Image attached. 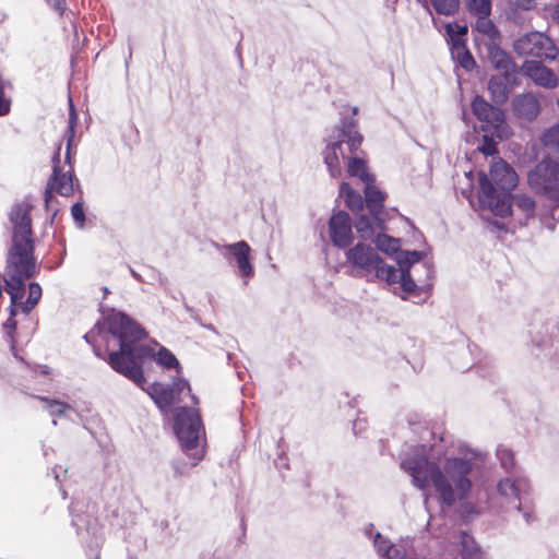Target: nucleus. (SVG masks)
<instances>
[{
  "instance_id": "1",
  "label": "nucleus",
  "mask_w": 559,
  "mask_h": 559,
  "mask_svg": "<svg viewBox=\"0 0 559 559\" xmlns=\"http://www.w3.org/2000/svg\"><path fill=\"white\" fill-rule=\"evenodd\" d=\"M462 456L447 457L443 467L428 460L426 445H417L401 461L400 466L412 476L414 486L424 490L432 484L440 502L448 507L467 497L472 489L471 474L477 452L459 448Z\"/></svg>"
},
{
  "instance_id": "2",
  "label": "nucleus",
  "mask_w": 559,
  "mask_h": 559,
  "mask_svg": "<svg viewBox=\"0 0 559 559\" xmlns=\"http://www.w3.org/2000/svg\"><path fill=\"white\" fill-rule=\"evenodd\" d=\"M106 324L118 348L108 353V365L114 371L126 377L139 388L144 389V361L153 358L164 369L180 371V364L176 356L166 347L160 346L158 352L142 343L147 337L146 331L131 317L122 311H114Z\"/></svg>"
},
{
  "instance_id": "3",
  "label": "nucleus",
  "mask_w": 559,
  "mask_h": 559,
  "mask_svg": "<svg viewBox=\"0 0 559 559\" xmlns=\"http://www.w3.org/2000/svg\"><path fill=\"white\" fill-rule=\"evenodd\" d=\"M399 247H323L329 259L332 249H344L346 260L354 267V275L369 281H385L389 285L400 284L404 293L415 292L416 285L411 273L413 265L423 258L417 250L399 251Z\"/></svg>"
},
{
  "instance_id": "4",
  "label": "nucleus",
  "mask_w": 559,
  "mask_h": 559,
  "mask_svg": "<svg viewBox=\"0 0 559 559\" xmlns=\"http://www.w3.org/2000/svg\"><path fill=\"white\" fill-rule=\"evenodd\" d=\"M362 143V135L357 130L353 118H343L337 129V140L330 142L324 152V163L334 178L341 175L340 157L348 160L347 174L359 178L364 183L373 182L374 177L368 169L366 162L358 157L356 152Z\"/></svg>"
},
{
  "instance_id": "5",
  "label": "nucleus",
  "mask_w": 559,
  "mask_h": 559,
  "mask_svg": "<svg viewBox=\"0 0 559 559\" xmlns=\"http://www.w3.org/2000/svg\"><path fill=\"white\" fill-rule=\"evenodd\" d=\"M478 200L484 209L493 215L504 217L510 211L511 190L516 187L518 175L504 160L491 165L490 178L483 171L478 174Z\"/></svg>"
},
{
  "instance_id": "6",
  "label": "nucleus",
  "mask_w": 559,
  "mask_h": 559,
  "mask_svg": "<svg viewBox=\"0 0 559 559\" xmlns=\"http://www.w3.org/2000/svg\"><path fill=\"white\" fill-rule=\"evenodd\" d=\"M174 417V430L181 449L193 460L190 464L183 460L173 461L175 476H182L188 472L189 467L195 466L203 456L202 450L199 449L203 427L199 412L192 407H177Z\"/></svg>"
},
{
  "instance_id": "7",
  "label": "nucleus",
  "mask_w": 559,
  "mask_h": 559,
  "mask_svg": "<svg viewBox=\"0 0 559 559\" xmlns=\"http://www.w3.org/2000/svg\"><path fill=\"white\" fill-rule=\"evenodd\" d=\"M545 147L554 150L557 158L550 153L536 167L528 173L527 181L530 187L542 194H545L555 203H559V126L546 130L542 136Z\"/></svg>"
},
{
  "instance_id": "8",
  "label": "nucleus",
  "mask_w": 559,
  "mask_h": 559,
  "mask_svg": "<svg viewBox=\"0 0 559 559\" xmlns=\"http://www.w3.org/2000/svg\"><path fill=\"white\" fill-rule=\"evenodd\" d=\"M364 193V204H366L372 215L376 226L371 223L369 217L360 215L355 223L356 231L360 240H372L373 245H401L400 238H394L383 233V221L380 214L383 209L384 193L374 187L373 182L365 183Z\"/></svg>"
},
{
  "instance_id": "9",
  "label": "nucleus",
  "mask_w": 559,
  "mask_h": 559,
  "mask_svg": "<svg viewBox=\"0 0 559 559\" xmlns=\"http://www.w3.org/2000/svg\"><path fill=\"white\" fill-rule=\"evenodd\" d=\"M497 492L508 509L516 510L527 524L535 520L533 487L524 476H508L497 484Z\"/></svg>"
},
{
  "instance_id": "10",
  "label": "nucleus",
  "mask_w": 559,
  "mask_h": 559,
  "mask_svg": "<svg viewBox=\"0 0 559 559\" xmlns=\"http://www.w3.org/2000/svg\"><path fill=\"white\" fill-rule=\"evenodd\" d=\"M35 247H10L7 255L4 287L25 288V281L37 272Z\"/></svg>"
},
{
  "instance_id": "11",
  "label": "nucleus",
  "mask_w": 559,
  "mask_h": 559,
  "mask_svg": "<svg viewBox=\"0 0 559 559\" xmlns=\"http://www.w3.org/2000/svg\"><path fill=\"white\" fill-rule=\"evenodd\" d=\"M513 48L520 56H532L547 60H555L558 53L552 40L540 32H531L519 37L514 41Z\"/></svg>"
},
{
  "instance_id": "12",
  "label": "nucleus",
  "mask_w": 559,
  "mask_h": 559,
  "mask_svg": "<svg viewBox=\"0 0 559 559\" xmlns=\"http://www.w3.org/2000/svg\"><path fill=\"white\" fill-rule=\"evenodd\" d=\"M528 334L536 347H550L559 340V314L546 318L539 311L534 312L528 323Z\"/></svg>"
},
{
  "instance_id": "13",
  "label": "nucleus",
  "mask_w": 559,
  "mask_h": 559,
  "mask_svg": "<svg viewBox=\"0 0 559 559\" xmlns=\"http://www.w3.org/2000/svg\"><path fill=\"white\" fill-rule=\"evenodd\" d=\"M9 219L12 227V245H34L31 206L25 203L14 204Z\"/></svg>"
},
{
  "instance_id": "14",
  "label": "nucleus",
  "mask_w": 559,
  "mask_h": 559,
  "mask_svg": "<svg viewBox=\"0 0 559 559\" xmlns=\"http://www.w3.org/2000/svg\"><path fill=\"white\" fill-rule=\"evenodd\" d=\"M53 168H52V175L50 179L48 180L47 188H46V198L51 193V191H55L63 197H70L74 191L73 186V169L72 166L69 165V169L67 171H61L59 163H60V153L59 151L53 155L52 158Z\"/></svg>"
},
{
  "instance_id": "15",
  "label": "nucleus",
  "mask_w": 559,
  "mask_h": 559,
  "mask_svg": "<svg viewBox=\"0 0 559 559\" xmlns=\"http://www.w3.org/2000/svg\"><path fill=\"white\" fill-rule=\"evenodd\" d=\"M329 234L332 245H352L353 241V223L350 216L338 211L329 219Z\"/></svg>"
},
{
  "instance_id": "16",
  "label": "nucleus",
  "mask_w": 559,
  "mask_h": 559,
  "mask_svg": "<svg viewBox=\"0 0 559 559\" xmlns=\"http://www.w3.org/2000/svg\"><path fill=\"white\" fill-rule=\"evenodd\" d=\"M523 71L538 86L555 88L558 85V76L540 61H526Z\"/></svg>"
},
{
  "instance_id": "17",
  "label": "nucleus",
  "mask_w": 559,
  "mask_h": 559,
  "mask_svg": "<svg viewBox=\"0 0 559 559\" xmlns=\"http://www.w3.org/2000/svg\"><path fill=\"white\" fill-rule=\"evenodd\" d=\"M487 57L491 66L500 71V74H518L516 64L512 58L497 43H486Z\"/></svg>"
},
{
  "instance_id": "18",
  "label": "nucleus",
  "mask_w": 559,
  "mask_h": 559,
  "mask_svg": "<svg viewBox=\"0 0 559 559\" xmlns=\"http://www.w3.org/2000/svg\"><path fill=\"white\" fill-rule=\"evenodd\" d=\"M516 83V74L492 75L488 82V91L493 103L502 105L507 102L509 94Z\"/></svg>"
},
{
  "instance_id": "19",
  "label": "nucleus",
  "mask_w": 559,
  "mask_h": 559,
  "mask_svg": "<svg viewBox=\"0 0 559 559\" xmlns=\"http://www.w3.org/2000/svg\"><path fill=\"white\" fill-rule=\"evenodd\" d=\"M512 106L515 115L526 121H533L540 111L539 100L532 93L515 96Z\"/></svg>"
},
{
  "instance_id": "20",
  "label": "nucleus",
  "mask_w": 559,
  "mask_h": 559,
  "mask_svg": "<svg viewBox=\"0 0 559 559\" xmlns=\"http://www.w3.org/2000/svg\"><path fill=\"white\" fill-rule=\"evenodd\" d=\"M510 211L504 215L516 217L520 225H525L527 219L534 216L535 201L525 194L510 197Z\"/></svg>"
},
{
  "instance_id": "21",
  "label": "nucleus",
  "mask_w": 559,
  "mask_h": 559,
  "mask_svg": "<svg viewBox=\"0 0 559 559\" xmlns=\"http://www.w3.org/2000/svg\"><path fill=\"white\" fill-rule=\"evenodd\" d=\"M150 397L154 401L156 406L164 413L168 412L171 405L178 402L168 384L154 382L144 389Z\"/></svg>"
},
{
  "instance_id": "22",
  "label": "nucleus",
  "mask_w": 559,
  "mask_h": 559,
  "mask_svg": "<svg viewBox=\"0 0 559 559\" xmlns=\"http://www.w3.org/2000/svg\"><path fill=\"white\" fill-rule=\"evenodd\" d=\"M421 252H423V258L418 262H416L413 265V267L411 269V273L413 274L414 278L416 280V285L423 286V288H418L417 290L409 293V294H414L416 296H419L421 293L429 295V293L432 288L431 280L433 277V269L427 262L421 263V261L424 260V258L426 255V253L424 251H421Z\"/></svg>"
},
{
  "instance_id": "23",
  "label": "nucleus",
  "mask_w": 559,
  "mask_h": 559,
  "mask_svg": "<svg viewBox=\"0 0 559 559\" xmlns=\"http://www.w3.org/2000/svg\"><path fill=\"white\" fill-rule=\"evenodd\" d=\"M473 114L484 122L498 124L501 121V111L477 95L472 102Z\"/></svg>"
},
{
  "instance_id": "24",
  "label": "nucleus",
  "mask_w": 559,
  "mask_h": 559,
  "mask_svg": "<svg viewBox=\"0 0 559 559\" xmlns=\"http://www.w3.org/2000/svg\"><path fill=\"white\" fill-rule=\"evenodd\" d=\"M228 255L236 261L240 276L249 278L253 276V266L251 264L250 249L251 247H227Z\"/></svg>"
},
{
  "instance_id": "25",
  "label": "nucleus",
  "mask_w": 559,
  "mask_h": 559,
  "mask_svg": "<svg viewBox=\"0 0 559 559\" xmlns=\"http://www.w3.org/2000/svg\"><path fill=\"white\" fill-rule=\"evenodd\" d=\"M444 28L451 41V49L453 51L459 52L463 50L465 48L464 37L467 35L468 32L467 25H461L457 23H445Z\"/></svg>"
},
{
  "instance_id": "26",
  "label": "nucleus",
  "mask_w": 559,
  "mask_h": 559,
  "mask_svg": "<svg viewBox=\"0 0 559 559\" xmlns=\"http://www.w3.org/2000/svg\"><path fill=\"white\" fill-rule=\"evenodd\" d=\"M473 29L483 35L488 40L487 43H497L501 38L500 31L489 16L477 17Z\"/></svg>"
},
{
  "instance_id": "27",
  "label": "nucleus",
  "mask_w": 559,
  "mask_h": 559,
  "mask_svg": "<svg viewBox=\"0 0 559 559\" xmlns=\"http://www.w3.org/2000/svg\"><path fill=\"white\" fill-rule=\"evenodd\" d=\"M340 198H342L346 206L352 211H360L364 207L362 195L355 191L349 183L343 182L340 187Z\"/></svg>"
},
{
  "instance_id": "28",
  "label": "nucleus",
  "mask_w": 559,
  "mask_h": 559,
  "mask_svg": "<svg viewBox=\"0 0 559 559\" xmlns=\"http://www.w3.org/2000/svg\"><path fill=\"white\" fill-rule=\"evenodd\" d=\"M41 287L37 282H32L28 285V296L26 300L21 304V310L24 313H29L41 298Z\"/></svg>"
},
{
  "instance_id": "29",
  "label": "nucleus",
  "mask_w": 559,
  "mask_h": 559,
  "mask_svg": "<svg viewBox=\"0 0 559 559\" xmlns=\"http://www.w3.org/2000/svg\"><path fill=\"white\" fill-rule=\"evenodd\" d=\"M116 311L115 309H111L110 312L104 318V321L103 323H99L97 322L94 326L93 330H91L90 332H87L85 335H84V340L90 343V344H93L94 342V337H95V334H96V331L98 334H103V333H106L109 335V337L107 336H104V338L106 340V343H107V347L109 348L110 347V344L111 342H115L117 345H118V341L115 340V337L112 336V334L109 332L108 330V326L106 324V319L114 312Z\"/></svg>"
},
{
  "instance_id": "30",
  "label": "nucleus",
  "mask_w": 559,
  "mask_h": 559,
  "mask_svg": "<svg viewBox=\"0 0 559 559\" xmlns=\"http://www.w3.org/2000/svg\"><path fill=\"white\" fill-rule=\"evenodd\" d=\"M429 5H431L438 14L451 16L459 11L460 0H429Z\"/></svg>"
},
{
  "instance_id": "31",
  "label": "nucleus",
  "mask_w": 559,
  "mask_h": 559,
  "mask_svg": "<svg viewBox=\"0 0 559 559\" xmlns=\"http://www.w3.org/2000/svg\"><path fill=\"white\" fill-rule=\"evenodd\" d=\"M37 399L45 403L44 408L51 416H63L66 415L67 411H72V407L69 404L60 402L59 400L49 399L46 396H38Z\"/></svg>"
},
{
  "instance_id": "32",
  "label": "nucleus",
  "mask_w": 559,
  "mask_h": 559,
  "mask_svg": "<svg viewBox=\"0 0 559 559\" xmlns=\"http://www.w3.org/2000/svg\"><path fill=\"white\" fill-rule=\"evenodd\" d=\"M496 456L500 463L501 468H503L507 473H510L515 467L514 454L510 449L503 445H498L496 450Z\"/></svg>"
},
{
  "instance_id": "33",
  "label": "nucleus",
  "mask_w": 559,
  "mask_h": 559,
  "mask_svg": "<svg viewBox=\"0 0 559 559\" xmlns=\"http://www.w3.org/2000/svg\"><path fill=\"white\" fill-rule=\"evenodd\" d=\"M466 5L476 17L490 15L491 0H467Z\"/></svg>"
},
{
  "instance_id": "34",
  "label": "nucleus",
  "mask_w": 559,
  "mask_h": 559,
  "mask_svg": "<svg viewBox=\"0 0 559 559\" xmlns=\"http://www.w3.org/2000/svg\"><path fill=\"white\" fill-rule=\"evenodd\" d=\"M4 290L10 295L11 304L9 307V318H15L17 316V307H21L22 299L25 295V288L13 289L11 287H4Z\"/></svg>"
},
{
  "instance_id": "35",
  "label": "nucleus",
  "mask_w": 559,
  "mask_h": 559,
  "mask_svg": "<svg viewBox=\"0 0 559 559\" xmlns=\"http://www.w3.org/2000/svg\"><path fill=\"white\" fill-rule=\"evenodd\" d=\"M480 554V548L475 544L473 539L471 543L467 538L462 542V558L463 559H477Z\"/></svg>"
},
{
  "instance_id": "36",
  "label": "nucleus",
  "mask_w": 559,
  "mask_h": 559,
  "mask_svg": "<svg viewBox=\"0 0 559 559\" xmlns=\"http://www.w3.org/2000/svg\"><path fill=\"white\" fill-rule=\"evenodd\" d=\"M373 546L377 549V552L382 557H388L392 548L390 542L383 538L379 532L376 533L373 537Z\"/></svg>"
},
{
  "instance_id": "37",
  "label": "nucleus",
  "mask_w": 559,
  "mask_h": 559,
  "mask_svg": "<svg viewBox=\"0 0 559 559\" xmlns=\"http://www.w3.org/2000/svg\"><path fill=\"white\" fill-rule=\"evenodd\" d=\"M452 53L456 55L461 67L464 68L465 70H472L475 67L476 62L471 52L466 49V47L463 50H461L460 53L459 51L453 50Z\"/></svg>"
},
{
  "instance_id": "38",
  "label": "nucleus",
  "mask_w": 559,
  "mask_h": 559,
  "mask_svg": "<svg viewBox=\"0 0 559 559\" xmlns=\"http://www.w3.org/2000/svg\"><path fill=\"white\" fill-rule=\"evenodd\" d=\"M71 215L78 227H83L85 223V212L82 202H76L71 207Z\"/></svg>"
},
{
  "instance_id": "39",
  "label": "nucleus",
  "mask_w": 559,
  "mask_h": 559,
  "mask_svg": "<svg viewBox=\"0 0 559 559\" xmlns=\"http://www.w3.org/2000/svg\"><path fill=\"white\" fill-rule=\"evenodd\" d=\"M478 150L486 156H492L497 153V143L492 138L484 135Z\"/></svg>"
},
{
  "instance_id": "40",
  "label": "nucleus",
  "mask_w": 559,
  "mask_h": 559,
  "mask_svg": "<svg viewBox=\"0 0 559 559\" xmlns=\"http://www.w3.org/2000/svg\"><path fill=\"white\" fill-rule=\"evenodd\" d=\"M176 396V399L179 401V396L182 393L183 390L191 391L189 382L183 378H176L174 379L171 384H168Z\"/></svg>"
},
{
  "instance_id": "41",
  "label": "nucleus",
  "mask_w": 559,
  "mask_h": 559,
  "mask_svg": "<svg viewBox=\"0 0 559 559\" xmlns=\"http://www.w3.org/2000/svg\"><path fill=\"white\" fill-rule=\"evenodd\" d=\"M509 2L511 7L524 11L533 10L536 7V0H510Z\"/></svg>"
},
{
  "instance_id": "42",
  "label": "nucleus",
  "mask_w": 559,
  "mask_h": 559,
  "mask_svg": "<svg viewBox=\"0 0 559 559\" xmlns=\"http://www.w3.org/2000/svg\"><path fill=\"white\" fill-rule=\"evenodd\" d=\"M3 82L0 83V116L9 112L10 104L3 98Z\"/></svg>"
},
{
  "instance_id": "43",
  "label": "nucleus",
  "mask_w": 559,
  "mask_h": 559,
  "mask_svg": "<svg viewBox=\"0 0 559 559\" xmlns=\"http://www.w3.org/2000/svg\"><path fill=\"white\" fill-rule=\"evenodd\" d=\"M405 223L408 225L409 229H411V230H412V233H413V238L411 239V241H413V242H421V241H425V240H424V236H423V234H421L419 230H417V229L415 228V226H414L413 224H411V222H409L408 219H405Z\"/></svg>"
},
{
  "instance_id": "44",
  "label": "nucleus",
  "mask_w": 559,
  "mask_h": 559,
  "mask_svg": "<svg viewBox=\"0 0 559 559\" xmlns=\"http://www.w3.org/2000/svg\"><path fill=\"white\" fill-rule=\"evenodd\" d=\"M17 326V322L14 318H8L7 321L3 323V329L8 332V334H12L15 332Z\"/></svg>"
},
{
  "instance_id": "45",
  "label": "nucleus",
  "mask_w": 559,
  "mask_h": 559,
  "mask_svg": "<svg viewBox=\"0 0 559 559\" xmlns=\"http://www.w3.org/2000/svg\"><path fill=\"white\" fill-rule=\"evenodd\" d=\"M83 522H85L83 516H81V515L72 516V525L76 528L78 535H81V533H82L83 526L81 523H83Z\"/></svg>"
},
{
  "instance_id": "46",
  "label": "nucleus",
  "mask_w": 559,
  "mask_h": 559,
  "mask_svg": "<svg viewBox=\"0 0 559 559\" xmlns=\"http://www.w3.org/2000/svg\"><path fill=\"white\" fill-rule=\"evenodd\" d=\"M76 118V115H75V111H74V107H73V104L72 102L70 100V122H69V131L71 133H73V128H74V120Z\"/></svg>"
},
{
  "instance_id": "47",
  "label": "nucleus",
  "mask_w": 559,
  "mask_h": 559,
  "mask_svg": "<svg viewBox=\"0 0 559 559\" xmlns=\"http://www.w3.org/2000/svg\"><path fill=\"white\" fill-rule=\"evenodd\" d=\"M362 421L358 418L354 421V425H353V430H354V433L357 435L359 433L361 430H362Z\"/></svg>"
},
{
  "instance_id": "48",
  "label": "nucleus",
  "mask_w": 559,
  "mask_h": 559,
  "mask_svg": "<svg viewBox=\"0 0 559 559\" xmlns=\"http://www.w3.org/2000/svg\"><path fill=\"white\" fill-rule=\"evenodd\" d=\"M71 142H72V134L69 136L68 143H67L66 163H70V159H71V155H70Z\"/></svg>"
},
{
  "instance_id": "49",
  "label": "nucleus",
  "mask_w": 559,
  "mask_h": 559,
  "mask_svg": "<svg viewBox=\"0 0 559 559\" xmlns=\"http://www.w3.org/2000/svg\"><path fill=\"white\" fill-rule=\"evenodd\" d=\"M424 8H426L430 15H432L430 9H429V0H417Z\"/></svg>"
},
{
  "instance_id": "50",
  "label": "nucleus",
  "mask_w": 559,
  "mask_h": 559,
  "mask_svg": "<svg viewBox=\"0 0 559 559\" xmlns=\"http://www.w3.org/2000/svg\"><path fill=\"white\" fill-rule=\"evenodd\" d=\"M94 354L96 355V357L105 359L108 362V357L105 358L97 347H94Z\"/></svg>"
},
{
  "instance_id": "51",
  "label": "nucleus",
  "mask_w": 559,
  "mask_h": 559,
  "mask_svg": "<svg viewBox=\"0 0 559 559\" xmlns=\"http://www.w3.org/2000/svg\"><path fill=\"white\" fill-rule=\"evenodd\" d=\"M40 372L43 374H48L49 373V367L48 366H41L40 367Z\"/></svg>"
},
{
  "instance_id": "52",
  "label": "nucleus",
  "mask_w": 559,
  "mask_h": 559,
  "mask_svg": "<svg viewBox=\"0 0 559 559\" xmlns=\"http://www.w3.org/2000/svg\"><path fill=\"white\" fill-rule=\"evenodd\" d=\"M129 269H130L132 276L136 280H140V275L132 267H129Z\"/></svg>"
},
{
  "instance_id": "53",
  "label": "nucleus",
  "mask_w": 559,
  "mask_h": 559,
  "mask_svg": "<svg viewBox=\"0 0 559 559\" xmlns=\"http://www.w3.org/2000/svg\"><path fill=\"white\" fill-rule=\"evenodd\" d=\"M204 326H205L207 330H210V331H212V332H214V333H216V334H217V331H216V329L213 326V324H207V325H204Z\"/></svg>"
},
{
  "instance_id": "54",
  "label": "nucleus",
  "mask_w": 559,
  "mask_h": 559,
  "mask_svg": "<svg viewBox=\"0 0 559 559\" xmlns=\"http://www.w3.org/2000/svg\"><path fill=\"white\" fill-rule=\"evenodd\" d=\"M91 528H92V522L87 521L86 522V531H90Z\"/></svg>"
},
{
  "instance_id": "55",
  "label": "nucleus",
  "mask_w": 559,
  "mask_h": 559,
  "mask_svg": "<svg viewBox=\"0 0 559 559\" xmlns=\"http://www.w3.org/2000/svg\"><path fill=\"white\" fill-rule=\"evenodd\" d=\"M234 245L242 246V245H247V242H246V241H243V240H240V241H238V242H235Z\"/></svg>"
},
{
  "instance_id": "56",
  "label": "nucleus",
  "mask_w": 559,
  "mask_h": 559,
  "mask_svg": "<svg viewBox=\"0 0 559 559\" xmlns=\"http://www.w3.org/2000/svg\"><path fill=\"white\" fill-rule=\"evenodd\" d=\"M103 290H104L105 296H106L107 294H109V289H108L107 287H104V288H103Z\"/></svg>"
},
{
  "instance_id": "57",
  "label": "nucleus",
  "mask_w": 559,
  "mask_h": 559,
  "mask_svg": "<svg viewBox=\"0 0 559 559\" xmlns=\"http://www.w3.org/2000/svg\"><path fill=\"white\" fill-rule=\"evenodd\" d=\"M357 111H358V108H357V107H354V108H353V114H354V115H356V114H357Z\"/></svg>"
},
{
  "instance_id": "58",
  "label": "nucleus",
  "mask_w": 559,
  "mask_h": 559,
  "mask_svg": "<svg viewBox=\"0 0 559 559\" xmlns=\"http://www.w3.org/2000/svg\"><path fill=\"white\" fill-rule=\"evenodd\" d=\"M241 527H242L243 531L246 530L243 519L241 520Z\"/></svg>"
},
{
  "instance_id": "59",
  "label": "nucleus",
  "mask_w": 559,
  "mask_h": 559,
  "mask_svg": "<svg viewBox=\"0 0 559 559\" xmlns=\"http://www.w3.org/2000/svg\"><path fill=\"white\" fill-rule=\"evenodd\" d=\"M192 401H193L195 404L198 403V399H197L194 395H192Z\"/></svg>"
},
{
  "instance_id": "60",
  "label": "nucleus",
  "mask_w": 559,
  "mask_h": 559,
  "mask_svg": "<svg viewBox=\"0 0 559 559\" xmlns=\"http://www.w3.org/2000/svg\"><path fill=\"white\" fill-rule=\"evenodd\" d=\"M62 497L66 498L67 497V491H62Z\"/></svg>"
},
{
  "instance_id": "61",
  "label": "nucleus",
  "mask_w": 559,
  "mask_h": 559,
  "mask_svg": "<svg viewBox=\"0 0 559 559\" xmlns=\"http://www.w3.org/2000/svg\"><path fill=\"white\" fill-rule=\"evenodd\" d=\"M55 478H56L57 481H59V475L58 474H56Z\"/></svg>"
},
{
  "instance_id": "62",
  "label": "nucleus",
  "mask_w": 559,
  "mask_h": 559,
  "mask_svg": "<svg viewBox=\"0 0 559 559\" xmlns=\"http://www.w3.org/2000/svg\"><path fill=\"white\" fill-rule=\"evenodd\" d=\"M3 82L2 79L0 78V83Z\"/></svg>"
}]
</instances>
